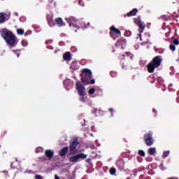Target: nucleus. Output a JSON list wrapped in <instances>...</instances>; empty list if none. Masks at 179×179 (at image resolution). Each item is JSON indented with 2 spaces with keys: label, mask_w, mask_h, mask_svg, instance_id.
<instances>
[{
  "label": "nucleus",
  "mask_w": 179,
  "mask_h": 179,
  "mask_svg": "<svg viewBox=\"0 0 179 179\" xmlns=\"http://www.w3.org/2000/svg\"><path fill=\"white\" fill-rule=\"evenodd\" d=\"M170 155V151H165L163 153V157L166 158Z\"/></svg>",
  "instance_id": "nucleus-28"
},
{
  "label": "nucleus",
  "mask_w": 179,
  "mask_h": 179,
  "mask_svg": "<svg viewBox=\"0 0 179 179\" xmlns=\"http://www.w3.org/2000/svg\"><path fill=\"white\" fill-rule=\"evenodd\" d=\"M110 36L111 37V38H113V40H115V34H117V36H121V31H120V29L115 28V27L112 26L110 28Z\"/></svg>",
  "instance_id": "nucleus-10"
},
{
  "label": "nucleus",
  "mask_w": 179,
  "mask_h": 179,
  "mask_svg": "<svg viewBox=\"0 0 179 179\" xmlns=\"http://www.w3.org/2000/svg\"><path fill=\"white\" fill-rule=\"evenodd\" d=\"M117 45L122 50H124L127 47V41L125 39H121L117 42Z\"/></svg>",
  "instance_id": "nucleus-11"
},
{
  "label": "nucleus",
  "mask_w": 179,
  "mask_h": 179,
  "mask_svg": "<svg viewBox=\"0 0 179 179\" xmlns=\"http://www.w3.org/2000/svg\"><path fill=\"white\" fill-rule=\"evenodd\" d=\"M115 50H113V52H114Z\"/></svg>",
  "instance_id": "nucleus-53"
},
{
  "label": "nucleus",
  "mask_w": 179,
  "mask_h": 179,
  "mask_svg": "<svg viewBox=\"0 0 179 179\" xmlns=\"http://www.w3.org/2000/svg\"><path fill=\"white\" fill-rule=\"evenodd\" d=\"M55 179H59V178L58 176L55 175Z\"/></svg>",
  "instance_id": "nucleus-43"
},
{
  "label": "nucleus",
  "mask_w": 179,
  "mask_h": 179,
  "mask_svg": "<svg viewBox=\"0 0 179 179\" xmlns=\"http://www.w3.org/2000/svg\"><path fill=\"white\" fill-rule=\"evenodd\" d=\"M76 88L78 90V93L80 96H81L80 101H85V96H86V88L83 85V84L80 83V81H78L76 83Z\"/></svg>",
  "instance_id": "nucleus-5"
},
{
  "label": "nucleus",
  "mask_w": 179,
  "mask_h": 179,
  "mask_svg": "<svg viewBox=\"0 0 179 179\" xmlns=\"http://www.w3.org/2000/svg\"><path fill=\"white\" fill-rule=\"evenodd\" d=\"M109 171L112 176H114L117 171L115 170V168H111Z\"/></svg>",
  "instance_id": "nucleus-25"
},
{
  "label": "nucleus",
  "mask_w": 179,
  "mask_h": 179,
  "mask_svg": "<svg viewBox=\"0 0 179 179\" xmlns=\"http://www.w3.org/2000/svg\"><path fill=\"white\" fill-rule=\"evenodd\" d=\"M43 152V148L38 147L36 148V153H41Z\"/></svg>",
  "instance_id": "nucleus-33"
},
{
  "label": "nucleus",
  "mask_w": 179,
  "mask_h": 179,
  "mask_svg": "<svg viewBox=\"0 0 179 179\" xmlns=\"http://www.w3.org/2000/svg\"><path fill=\"white\" fill-rule=\"evenodd\" d=\"M145 38H146V41H145V43H146V44H148L149 38H150V35L148 34H145L144 36H143V39L145 40Z\"/></svg>",
  "instance_id": "nucleus-22"
},
{
  "label": "nucleus",
  "mask_w": 179,
  "mask_h": 179,
  "mask_svg": "<svg viewBox=\"0 0 179 179\" xmlns=\"http://www.w3.org/2000/svg\"><path fill=\"white\" fill-rule=\"evenodd\" d=\"M63 59L64 61H71L72 59V55L69 52H66L64 55H63Z\"/></svg>",
  "instance_id": "nucleus-18"
},
{
  "label": "nucleus",
  "mask_w": 179,
  "mask_h": 179,
  "mask_svg": "<svg viewBox=\"0 0 179 179\" xmlns=\"http://www.w3.org/2000/svg\"><path fill=\"white\" fill-rule=\"evenodd\" d=\"M148 155H150V156H153L156 154V148H150L148 150Z\"/></svg>",
  "instance_id": "nucleus-21"
},
{
  "label": "nucleus",
  "mask_w": 179,
  "mask_h": 179,
  "mask_svg": "<svg viewBox=\"0 0 179 179\" xmlns=\"http://www.w3.org/2000/svg\"><path fill=\"white\" fill-rule=\"evenodd\" d=\"M50 3H52V0H49Z\"/></svg>",
  "instance_id": "nucleus-46"
},
{
  "label": "nucleus",
  "mask_w": 179,
  "mask_h": 179,
  "mask_svg": "<svg viewBox=\"0 0 179 179\" xmlns=\"http://www.w3.org/2000/svg\"><path fill=\"white\" fill-rule=\"evenodd\" d=\"M87 162H90V159H87Z\"/></svg>",
  "instance_id": "nucleus-52"
},
{
  "label": "nucleus",
  "mask_w": 179,
  "mask_h": 179,
  "mask_svg": "<svg viewBox=\"0 0 179 179\" xmlns=\"http://www.w3.org/2000/svg\"><path fill=\"white\" fill-rule=\"evenodd\" d=\"M173 44H174V45H178V44H179L178 39H177V38L174 39L173 40Z\"/></svg>",
  "instance_id": "nucleus-35"
},
{
  "label": "nucleus",
  "mask_w": 179,
  "mask_h": 179,
  "mask_svg": "<svg viewBox=\"0 0 179 179\" xmlns=\"http://www.w3.org/2000/svg\"><path fill=\"white\" fill-rule=\"evenodd\" d=\"M97 111H99V110H98L97 108H94V109L92 110V113H93V114H96V113H97Z\"/></svg>",
  "instance_id": "nucleus-37"
},
{
  "label": "nucleus",
  "mask_w": 179,
  "mask_h": 179,
  "mask_svg": "<svg viewBox=\"0 0 179 179\" xmlns=\"http://www.w3.org/2000/svg\"><path fill=\"white\" fill-rule=\"evenodd\" d=\"M55 22L58 27H62V26H65V23H64V21L61 17L56 18Z\"/></svg>",
  "instance_id": "nucleus-17"
},
{
  "label": "nucleus",
  "mask_w": 179,
  "mask_h": 179,
  "mask_svg": "<svg viewBox=\"0 0 179 179\" xmlns=\"http://www.w3.org/2000/svg\"><path fill=\"white\" fill-rule=\"evenodd\" d=\"M67 23H69L70 27H73V30L76 33L80 27H83L84 29H89L90 27V23L87 24L82 23V21L76 19L75 17H69L66 18Z\"/></svg>",
  "instance_id": "nucleus-2"
},
{
  "label": "nucleus",
  "mask_w": 179,
  "mask_h": 179,
  "mask_svg": "<svg viewBox=\"0 0 179 179\" xmlns=\"http://www.w3.org/2000/svg\"><path fill=\"white\" fill-rule=\"evenodd\" d=\"M139 10L137 8H134L130 12L127 13V15H124V17H131V16H136V13H138Z\"/></svg>",
  "instance_id": "nucleus-13"
},
{
  "label": "nucleus",
  "mask_w": 179,
  "mask_h": 179,
  "mask_svg": "<svg viewBox=\"0 0 179 179\" xmlns=\"http://www.w3.org/2000/svg\"><path fill=\"white\" fill-rule=\"evenodd\" d=\"M5 22H6V17L5 16V13H0V24L5 23Z\"/></svg>",
  "instance_id": "nucleus-19"
},
{
  "label": "nucleus",
  "mask_w": 179,
  "mask_h": 179,
  "mask_svg": "<svg viewBox=\"0 0 179 179\" xmlns=\"http://www.w3.org/2000/svg\"><path fill=\"white\" fill-rule=\"evenodd\" d=\"M170 50H171V51H176V45L171 44L169 46Z\"/></svg>",
  "instance_id": "nucleus-30"
},
{
  "label": "nucleus",
  "mask_w": 179,
  "mask_h": 179,
  "mask_svg": "<svg viewBox=\"0 0 179 179\" xmlns=\"http://www.w3.org/2000/svg\"><path fill=\"white\" fill-rule=\"evenodd\" d=\"M69 150V148L68 147H64L60 150L59 155L62 157L66 156V154L68 153Z\"/></svg>",
  "instance_id": "nucleus-16"
},
{
  "label": "nucleus",
  "mask_w": 179,
  "mask_h": 179,
  "mask_svg": "<svg viewBox=\"0 0 179 179\" xmlns=\"http://www.w3.org/2000/svg\"><path fill=\"white\" fill-rule=\"evenodd\" d=\"M87 157V155H86L85 153H80L76 155L70 157L69 158V161L70 163H78L79 162V159H81L82 160H85Z\"/></svg>",
  "instance_id": "nucleus-7"
},
{
  "label": "nucleus",
  "mask_w": 179,
  "mask_h": 179,
  "mask_svg": "<svg viewBox=\"0 0 179 179\" xmlns=\"http://www.w3.org/2000/svg\"><path fill=\"white\" fill-rule=\"evenodd\" d=\"M78 5H80V6H85V2H83V0H78Z\"/></svg>",
  "instance_id": "nucleus-34"
},
{
  "label": "nucleus",
  "mask_w": 179,
  "mask_h": 179,
  "mask_svg": "<svg viewBox=\"0 0 179 179\" xmlns=\"http://www.w3.org/2000/svg\"><path fill=\"white\" fill-rule=\"evenodd\" d=\"M131 31H126L124 32V36H125L126 37H129V36H131Z\"/></svg>",
  "instance_id": "nucleus-31"
},
{
  "label": "nucleus",
  "mask_w": 179,
  "mask_h": 179,
  "mask_svg": "<svg viewBox=\"0 0 179 179\" xmlns=\"http://www.w3.org/2000/svg\"><path fill=\"white\" fill-rule=\"evenodd\" d=\"M87 162H90V159H87Z\"/></svg>",
  "instance_id": "nucleus-51"
},
{
  "label": "nucleus",
  "mask_w": 179,
  "mask_h": 179,
  "mask_svg": "<svg viewBox=\"0 0 179 179\" xmlns=\"http://www.w3.org/2000/svg\"><path fill=\"white\" fill-rule=\"evenodd\" d=\"M4 174H8V171H3Z\"/></svg>",
  "instance_id": "nucleus-44"
},
{
  "label": "nucleus",
  "mask_w": 179,
  "mask_h": 179,
  "mask_svg": "<svg viewBox=\"0 0 179 179\" xmlns=\"http://www.w3.org/2000/svg\"><path fill=\"white\" fill-rule=\"evenodd\" d=\"M138 155L140 156H142L143 157H145V155H146V153L145 152V151L142 150H139L138 152Z\"/></svg>",
  "instance_id": "nucleus-24"
},
{
  "label": "nucleus",
  "mask_w": 179,
  "mask_h": 179,
  "mask_svg": "<svg viewBox=\"0 0 179 179\" xmlns=\"http://www.w3.org/2000/svg\"><path fill=\"white\" fill-rule=\"evenodd\" d=\"M140 39L142 40V36H140Z\"/></svg>",
  "instance_id": "nucleus-49"
},
{
  "label": "nucleus",
  "mask_w": 179,
  "mask_h": 179,
  "mask_svg": "<svg viewBox=\"0 0 179 179\" xmlns=\"http://www.w3.org/2000/svg\"><path fill=\"white\" fill-rule=\"evenodd\" d=\"M13 164V163H11V165H10V166H11V167H12Z\"/></svg>",
  "instance_id": "nucleus-50"
},
{
  "label": "nucleus",
  "mask_w": 179,
  "mask_h": 179,
  "mask_svg": "<svg viewBox=\"0 0 179 179\" xmlns=\"http://www.w3.org/2000/svg\"><path fill=\"white\" fill-rule=\"evenodd\" d=\"M126 55L130 58V59H132L134 58V55L131 53V52H127Z\"/></svg>",
  "instance_id": "nucleus-26"
},
{
  "label": "nucleus",
  "mask_w": 179,
  "mask_h": 179,
  "mask_svg": "<svg viewBox=\"0 0 179 179\" xmlns=\"http://www.w3.org/2000/svg\"><path fill=\"white\" fill-rule=\"evenodd\" d=\"M24 36H28L27 33H25V34H24Z\"/></svg>",
  "instance_id": "nucleus-47"
},
{
  "label": "nucleus",
  "mask_w": 179,
  "mask_h": 179,
  "mask_svg": "<svg viewBox=\"0 0 179 179\" xmlns=\"http://www.w3.org/2000/svg\"><path fill=\"white\" fill-rule=\"evenodd\" d=\"M143 139L145 142V145L147 146H152L155 143V140L153 139V132L149 131L143 136Z\"/></svg>",
  "instance_id": "nucleus-6"
},
{
  "label": "nucleus",
  "mask_w": 179,
  "mask_h": 179,
  "mask_svg": "<svg viewBox=\"0 0 179 179\" xmlns=\"http://www.w3.org/2000/svg\"><path fill=\"white\" fill-rule=\"evenodd\" d=\"M96 92V89H94V88H91V89H90V90H89V94H94V92Z\"/></svg>",
  "instance_id": "nucleus-29"
},
{
  "label": "nucleus",
  "mask_w": 179,
  "mask_h": 179,
  "mask_svg": "<svg viewBox=\"0 0 179 179\" xmlns=\"http://www.w3.org/2000/svg\"><path fill=\"white\" fill-rule=\"evenodd\" d=\"M134 23L135 24H136V26H138V31H140V33H143L145 27H146V24H144V22H142V20H141V17L135 19Z\"/></svg>",
  "instance_id": "nucleus-9"
},
{
  "label": "nucleus",
  "mask_w": 179,
  "mask_h": 179,
  "mask_svg": "<svg viewBox=\"0 0 179 179\" xmlns=\"http://www.w3.org/2000/svg\"><path fill=\"white\" fill-rule=\"evenodd\" d=\"M110 76L112 78H115L117 76V73L115 71H111L110 72Z\"/></svg>",
  "instance_id": "nucleus-32"
},
{
  "label": "nucleus",
  "mask_w": 179,
  "mask_h": 179,
  "mask_svg": "<svg viewBox=\"0 0 179 179\" xmlns=\"http://www.w3.org/2000/svg\"><path fill=\"white\" fill-rule=\"evenodd\" d=\"M17 58H19V57H20V54L17 53Z\"/></svg>",
  "instance_id": "nucleus-45"
},
{
  "label": "nucleus",
  "mask_w": 179,
  "mask_h": 179,
  "mask_svg": "<svg viewBox=\"0 0 179 179\" xmlns=\"http://www.w3.org/2000/svg\"><path fill=\"white\" fill-rule=\"evenodd\" d=\"M92 71L89 69H84L82 73L80 74L81 76V81L83 85H94L95 81L94 79H92L93 77L92 76Z\"/></svg>",
  "instance_id": "nucleus-3"
},
{
  "label": "nucleus",
  "mask_w": 179,
  "mask_h": 179,
  "mask_svg": "<svg viewBox=\"0 0 179 179\" xmlns=\"http://www.w3.org/2000/svg\"><path fill=\"white\" fill-rule=\"evenodd\" d=\"M45 155L46 157L48 158L50 160V159H52V157H54V152H52V150H46L45 151Z\"/></svg>",
  "instance_id": "nucleus-15"
},
{
  "label": "nucleus",
  "mask_w": 179,
  "mask_h": 179,
  "mask_svg": "<svg viewBox=\"0 0 179 179\" xmlns=\"http://www.w3.org/2000/svg\"><path fill=\"white\" fill-rule=\"evenodd\" d=\"M78 145H79V141H78V140H75L70 143V145H69L70 156L76 155V153H78V150H76V148H78Z\"/></svg>",
  "instance_id": "nucleus-8"
},
{
  "label": "nucleus",
  "mask_w": 179,
  "mask_h": 179,
  "mask_svg": "<svg viewBox=\"0 0 179 179\" xmlns=\"http://www.w3.org/2000/svg\"><path fill=\"white\" fill-rule=\"evenodd\" d=\"M17 34L22 36V34H24V30H23L22 29H17Z\"/></svg>",
  "instance_id": "nucleus-23"
},
{
  "label": "nucleus",
  "mask_w": 179,
  "mask_h": 179,
  "mask_svg": "<svg viewBox=\"0 0 179 179\" xmlns=\"http://www.w3.org/2000/svg\"><path fill=\"white\" fill-rule=\"evenodd\" d=\"M42 160H43V162L45 161V160H47V157H46L45 156H43V157H42Z\"/></svg>",
  "instance_id": "nucleus-41"
},
{
  "label": "nucleus",
  "mask_w": 179,
  "mask_h": 179,
  "mask_svg": "<svg viewBox=\"0 0 179 179\" xmlns=\"http://www.w3.org/2000/svg\"><path fill=\"white\" fill-rule=\"evenodd\" d=\"M152 113L157 114V110H156V109H152Z\"/></svg>",
  "instance_id": "nucleus-40"
},
{
  "label": "nucleus",
  "mask_w": 179,
  "mask_h": 179,
  "mask_svg": "<svg viewBox=\"0 0 179 179\" xmlns=\"http://www.w3.org/2000/svg\"><path fill=\"white\" fill-rule=\"evenodd\" d=\"M70 68L73 69V71H76V69H79V66L76 62H73L71 63Z\"/></svg>",
  "instance_id": "nucleus-20"
},
{
  "label": "nucleus",
  "mask_w": 179,
  "mask_h": 179,
  "mask_svg": "<svg viewBox=\"0 0 179 179\" xmlns=\"http://www.w3.org/2000/svg\"><path fill=\"white\" fill-rule=\"evenodd\" d=\"M0 148H1V145H0Z\"/></svg>",
  "instance_id": "nucleus-54"
},
{
  "label": "nucleus",
  "mask_w": 179,
  "mask_h": 179,
  "mask_svg": "<svg viewBox=\"0 0 179 179\" xmlns=\"http://www.w3.org/2000/svg\"><path fill=\"white\" fill-rule=\"evenodd\" d=\"M139 179H145V176L141 175V176H139Z\"/></svg>",
  "instance_id": "nucleus-38"
},
{
  "label": "nucleus",
  "mask_w": 179,
  "mask_h": 179,
  "mask_svg": "<svg viewBox=\"0 0 179 179\" xmlns=\"http://www.w3.org/2000/svg\"><path fill=\"white\" fill-rule=\"evenodd\" d=\"M22 45H23V47H26V44L24 43V41L22 42Z\"/></svg>",
  "instance_id": "nucleus-42"
},
{
  "label": "nucleus",
  "mask_w": 179,
  "mask_h": 179,
  "mask_svg": "<svg viewBox=\"0 0 179 179\" xmlns=\"http://www.w3.org/2000/svg\"><path fill=\"white\" fill-rule=\"evenodd\" d=\"M0 34L3 40H5L7 45H9L10 47H16L17 45V38H16V36L12 33V31L3 28L0 30Z\"/></svg>",
  "instance_id": "nucleus-1"
},
{
  "label": "nucleus",
  "mask_w": 179,
  "mask_h": 179,
  "mask_svg": "<svg viewBox=\"0 0 179 179\" xmlns=\"http://www.w3.org/2000/svg\"><path fill=\"white\" fill-rule=\"evenodd\" d=\"M122 69H127L128 68H129V66L128 65V64L122 63Z\"/></svg>",
  "instance_id": "nucleus-27"
},
{
  "label": "nucleus",
  "mask_w": 179,
  "mask_h": 179,
  "mask_svg": "<svg viewBox=\"0 0 179 179\" xmlns=\"http://www.w3.org/2000/svg\"><path fill=\"white\" fill-rule=\"evenodd\" d=\"M35 179H43V176H41V175H36Z\"/></svg>",
  "instance_id": "nucleus-36"
},
{
  "label": "nucleus",
  "mask_w": 179,
  "mask_h": 179,
  "mask_svg": "<svg viewBox=\"0 0 179 179\" xmlns=\"http://www.w3.org/2000/svg\"><path fill=\"white\" fill-rule=\"evenodd\" d=\"M122 57H125V55H122Z\"/></svg>",
  "instance_id": "nucleus-48"
},
{
  "label": "nucleus",
  "mask_w": 179,
  "mask_h": 179,
  "mask_svg": "<svg viewBox=\"0 0 179 179\" xmlns=\"http://www.w3.org/2000/svg\"><path fill=\"white\" fill-rule=\"evenodd\" d=\"M46 20L50 27H54V26H55V24H54V21L52 20V16L48 15L46 16Z\"/></svg>",
  "instance_id": "nucleus-14"
},
{
  "label": "nucleus",
  "mask_w": 179,
  "mask_h": 179,
  "mask_svg": "<svg viewBox=\"0 0 179 179\" xmlns=\"http://www.w3.org/2000/svg\"><path fill=\"white\" fill-rule=\"evenodd\" d=\"M108 111H109L110 113H113V111H114V109H113V108H110L108 109Z\"/></svg>",
  "instance_id": "nucleus-39"
},
{
  "label": "nucleus",
  "mask_w": 179,
  "mask_h": 179,
  "mask_svg": "<svg viewBox=\"0 0 179 179\" xmlns=\"http://www.w3.org/2000/svg\"><path fill=\"white\" fill-rule=\"evenodd\" d=\"M116 166L120 170H124V166H125V162H124V159H118L116 162Z\"/></svg>",
  "instance_id": "nucleus-12"
},
{
  "label": "nucleus",
  "mask_w": 179,
  "mask_h": 179,
  "mask_svg": "<svg viewBox=\"0 0 179 179\" xmlns=\"http://www.w3.org/2000/svg\"><path fill=\"white\" fill-rule=\"evenodd\" d=\"M163 62V58L161 55L155 56L151 62L147 65L148 72L149 73H153L156 68H159Z\"/></svg>",
  "instance_id": "nucleus-4"
}]
</instances>
